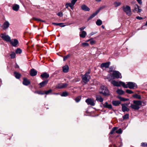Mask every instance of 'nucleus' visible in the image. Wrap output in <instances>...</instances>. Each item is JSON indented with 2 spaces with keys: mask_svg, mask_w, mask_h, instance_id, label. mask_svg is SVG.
<instances>
[{
  "mask_svg": "<svg viewBox=\"0 0 147 147\" xmlns=\"http://www.w3.org/2000/svg\"><path fill=\"white\" fill-rule=\"evenodd\" d=\"M82 45L84 47L88 46H89V44L87 42H83L82 43Z\"/></svg>",
  "mask_w": 147,
  "mask_h": 147,
  "instance_id": "44",
  "label": "nucleus"
},
{
  "mask_svg": "<svg viewBox=\"0 0 147 147\" xmlns=\"http://www.w3.org/2000/svg\"><path fill=\"white\" fill-rule=\"evenodd\" d=\"M147 21L146 22L145 25V26H147Z\"/></svg>",
  "mask_w": 147,
  "mask_h": 147,
  "instance_id": "61",
  "label": "nucleus"
},
{
  "mask_svg": "<svg viewBox=\"0 0 147 147\" xmlns=\"http://www.w3.org/2000/svg\"><path fill=\"white\" fill-rule=\"evenodd\" d=\"M11 58V59L14 58L16 57V54L14 52H12L10 55Z\"/></svg>",
  "mask_w": 147,
  "mask_h": 147,
  "instance_id": "35",
  "label": "nucleus"
},
{
  "mask_svg": "<svg viewBox=\"0 0 147 147\" xmlns=\"http://www.w3.org/2000/svg\"><path fill=\"white\" fill-rule=\"evenodd\" d=\"M85 28V27L83 26L81 28H79V29L80 30V31H82L83 30H84Z\"/></svg>",
  "mask_w": 147,
  "mask_h": 147,
  "instance_id": "50",
  "label": "nucleus"
},
{
  "mask_svg": "<svg viewBox=\"0 0 147 147\" xmlns=\"http://www.w3.org/2000/svg\"><path fill=\"white\" fill-rule=\"evenodd\" d=\"M136 18L137 19L139 20H141L143 19L140 16H137Z\"/></svg>",
  "mask_w": 147,
  "mask_h": 147,
  "instance_id": "53",
  "label": "nucleus"
},
{
  "mask_svg": "<svg viewBox=\"0 0 147 147\" xmlns=\"http://www.w3.org/2000/svg\"><path fill=\"white\" fill-rule=\"evenodd\" d=\"M105 7V6H103L102 7H100L99 9L95 13H93L89 18L88 19L90 20L95 16L99 11L102 9H103Z\"/></svg>",
  "mask_w": 147,
  "mask_h": 147,
  "instance_id": "10",
  "label": "nucleus"
},
{
  "mask_svg": "<svg viewBox=\"0 0 147 147\" xmlns=\"http://www.w3.org/2000/svg\"><path fill=\"white\" fill-rule=\"evenodd\" d=\"M0 36L3 40L6 42H10L11 40V38L8 35H6L4 34H1Z\"/></svg>",
  "mask_w": 147,
  "mask_h": 147,
  "instance_id": "9",
  "label": "nucleus"
},
{
  "mask_svg": "<svg viewBox=\"0 0 147 147\" xmlns=\"http://www.w3.org/2000/svg\"><path fill=\"white\" fill-rule=\"evenodd\" d=\"M123 10L128 16H130L131 14L130 7L129 6H123Z\"/></svg>",
  "mask_w": 147,
  "mask_h": 147,
  "instance_id": "6",
  "label": "nucleus"
},
{
  "mask_svg": "<svg viewBox=\"0 0 147 147\" xmlns=\"http://www.w3.org/2000/svg\"><path fill=\"white\" fill-rule=\"evenodd\" d=\"M117 129V127H114L113 128L110 132V134H113L114 133L115 131Z\"/></svg>",
  "mask_w": 147,
  "mask_h": 147,
  "instance_id": "34",
  "label": "nucleus"
},
{
  "mask_svg": "<svg viewBox=\"0 0 147 147\" xmlns=\"http://www.w3.org/2000/svg\"><path fill=\"white\" fill-rule=\"evenodd\" d=\"M63 24V23H57V26H60L61 27H64L65 26V25H62Z\"/></svg>",
  "mask_w": 147,
  "mask_h": 147,
  "instance_id": "47",
  "label": "nucleus"
},
{
  "mask_svg": "<svg viewBox=\"0 0 147 147\" xmlns=\"http://www.w3.org/2000/svg\"><path fill=\"white\" fill-rule=\"evenodd\" d=\"M129 117V114H126L123 117V119H128Z\"/></svg>",
  "mask_w": 147,
  "mask_h": 147,
  "instance_id": "38",
  "label": "nucleus"
},
{
  "mask_svg": "<svg viewBox=\"0 0 147 147\" xmlns=\"http://www.w3.org/2000/svg\"><path fill=\"white\" fill-rule=\"evenodd\" d=\"M86 102L88 105H90L91 106H94L95 103L94 100L91 98H88L86 100Z\"/></svg>",
  "mask_w": 147,
  "mask_h": 147,
  "instance_id": "11",
  "label": "nucleus"
},
{
  "mask_svg": "<svg viewBox=\"0 0 147 147\" xmlns=\"http://www.w3.org/2000/svg\"><path fill=\"white\" fill-rule=\"evenodd\" d=\"M23 84L25 85L28 86L30 84V82L29 80L27 79L24 78L23 82Z\"/></svg>",
  "mask_w": 147,
  "mask_h": 147,
  "instance_id": "19",
  "label": "nucleus"
},
{
  "mask_svg": "<svg viewBox=\"0 0 147 147\" xmlns=\"http://www.w3.org/2000/svg\"><path fill=\"white\" fill-rule=\"evenodd\" d=\"M116 132L118 134H121L122 132V130L120 128L117 130L116 131Z\"/></svg>",
  "mask_w": 147,
  "mask_h": 147,
  "instance_id": "45",
  "label": "nucleus"
},
{
  "mask_svg": "<svg viewBox=\"0 0 147 147\" xmlns=\"http://www.w3.org/2000/svg\"><path fill=\"white\" fill-rule=\"evenodd\" d=\"M109 65V62H106L103 63L101 64V67H102L107 68Z\"/></svg>",
  "mask_w": 147,
  "mask_h": 147,
  "instance_id": "25",
  "label": "nucleus"
},
{
  "mask_svg": "<svg viewBox=\"0 0 147 147\" xmlns=\"http://www.w3.org/2000/svg\"><path fill=\"white\" fill-rule=\"evenodd\" d=\"M102 23V21L100 19L98 20L96 22V24L98 26L101 25Z\"/></svg>",
  "mask_w": 147,
  "mask_h": 147,
  "instance_id": "32",
  "label": "nucleus"
},
{
  "mask_svg": "<svg viewBox=\"0 0 147 147\" xmlns=\"http://www.w3.org/2000/svg\"><path fill=\"white\" fill-rule=\"evenodd\" d=\"M77 0H71V3H67L65 5V7L67 8L69 7H70L71 9H73L74 5L77 1Z\"/></svg>",
  "mask_w": 147,
  "mask_h": 147,
  "instance_id": "5",
  "label": "nucleus"
},
{
  "mask_svg": "<svg viewBox=\"0 0 147 147\" xmlns=\"http://www.w3.org/2000/svg\"><path fill=\"white\" fill-rule=\"evenodd\" d=\"M86 34V32L84 31H83L80 33V37L82 38H85Z\"/></svg>",
  "mask_w": 147,
  "mask_h": 147,
  "instance_id": "21",
  "label": "nucleus"
},
{
  "mask_svg": "<svg viewBox=\"0 0 147 147\" xmlns=\"http://www.w3.org/2000/svg\"><path fill=\"white\" fill-rule=\"evenodd\" d=\"M118 98L121 101H126L129 100V99L125 98L120 96H118Z\"/></svg>",
  "mask_w": 147,
  "mask_h": 147,
  "instance_id": "31",
  "label": "nucleus"
},
{
  "mask_svg": "<svg viewBox=\"0 0 147 147\" xmlns=\"http://www.w3.org/2000/svg\"><path fill=\"white\" fill-rule=\"evenodd\" d=\"M110 71H113V68H112V67H110Z\"/></svg>",
  "mask_w": 147,
  "mask_h": 147,
  "instance_id": "58",
  "label": "nucleus"
},
{
  "mask_svg": "<svg viewBox=\"0 0 147 147\" xmlns=\"http://www.w3.org/2000/svg\"><path fill=\"white\" fill-rule=\"evenodd\" d=\"M133 97L134 98H137L138 99H141V96L140 95H138L137 94L133 95Z\"/></svg>",
  "mask_w": 147,
  "mask_h": 147,
  "instance_id": "36",
  "label": "nucleus"
},
{
  "mask_svg": "<svg viewBox=\"0 0 147 147\" xmlns=\"http://www.w3.org/2000/svg\"><path fill=\"white\" fill-rule=\"evenodd\" d=\"M83 82L85 83H86L90 81V75L86 74L81 75Z\"/></svg>",
  "mask_w": 147,
  "mask_h": 147,
  "instance_id": "4",
  "label": "nucleus"
},
{
  "mask_svg": "<svg viewBox=\"0 0 147 147\" xmlns=\"http://www.w3.org/2000/svg\"><path fill=\"white\" fill-rule=\"evenodd\" d=\"M126 92L128 94H131L133 93V92L131 90L127 89L126 90Z\"/></svg>",
  "mask_w": 147,
  "mask_h": 147,
  "instance_id": "46",
  "label": "nucleus"
},
{
  "mask_svg": "<svg viewBox=\"0 0 147 147\" xmlns=\"http://www.w3.org/2000/svg\"><path fill=\"white\" fill-rule=\"evenodd\" d=\"M141 146L144 147H147V143L142 142L141 144Z\"/></svg>",
  "mask_w": 147,
  "mask_h": 147,
  "instance_id": "42",
  "label": "nucleus"
},
{
  "mask_svg": "<svg viewBox=\"0 0 147 147\" xmlns=\"http://www.w3.org/2000/svg\"><path fill=\"white\" fill-rule=\"evenodd\" d=\"M69 67L67 65H65L63 67V71L64 73H67L69 71Z\"/></svg>",
  "mask_w": 147,
  "mask_h": 147,
  "instance_id": "27",
  "label": "nucleus"
},
{
  "mask_svg": "<svg viewBox=\"0 0 147 147\" xmlns=\"http://www.w3.org/2000/svg\"><path fill=\"white\" fill-rule=\"evenodd\" d=\"M9 22L7 21H6L3 24V26L1 27L3 28V30H5L9 27Z\"/></svg>",
  "mask_w": 147,
  "mask_h": 147,
  "instance_id": "15",
  "label": "nucleus"
},
{
  "mask_svg": "<svg viewBox=\"0 0 147 147\" xmlns=\"http://www.w3.org/2000/svg\"><path fill=\"white\" fill-rule=\"evenodd\" d=\"M93 33H91V35H93Z\"/></svg>",
  "mask_w": 147,
  "mask_h": 147,
  "instance_id": "63",
  "label": "nucleus"
},
{
  "mask_svg": "<svg viewBox=\"0 0 147 147\" xmlns=\"http://www.w3.org/2000/svg\"><path fill=\"white\" fill-rule=\"evenodd\" d=\"M67 86L68 84L67 83H60L56 87L57 88L61 89L65 88L67 87Z\"/></svg>",
  "mask_w": 147,
  "mask_h": 147,
  "instance_id": "12",
  "label": "nucleus"
},
{
  "mask_svg": "<svg viewBox=\"0 0 147 147\" xmlns=\"http://www.w3.org/2000/svg\"><path fill=\"white\" fill-rule=\"evenodd\" d=\"M14 74L15 76L17 79H19L21 76L20 74L16 72H14Z\"/></svg>",
  "mask_w": 147,
  "mask_h": 147,
  "instance_id": "29",
  "label": "nucleus"
},
{
  "mask_svg": "<svg viewBox=\"0 0 147 147\" xmlns=\"http://www.w3.org/2000/svg\"><path fill=\"white\" fill-rule=\"evenodd\" d=\"M90 41V39H89V40H87L86 41V42H88V41Z\"/></svg>",
  "mask_w": 147,
  "mask_h": 147,
  "instance_id": "62",
  "label": "nucleus"
},
{
  "mask_svg": "<svg viewBox=\"0 0 147 147\" xmlns=\"http://www.w3.org/2000/svg\"><path fill=\"white\" fill-rule=\"evenodd\" d=\"M61 95L62 96H66L68 95V93L66 92H63L62 93Z\"/></svg>",
  "mask_w": 147,
  "mask_h": 147,
  "instance_id": "40",
  "label": "nucleus"
},
{
  "mask_svg": "<svg viewBox=\"0 0 147 147\" xmlns=\"http://www.w3.org/2000/svg\"><path fill=\"white\" fill-rule=\"evenodd\" d=\"M134 10L139 12H140L142 11V9L140 8L139 6L136 4L135 5Z\"/></svg>",
  "mask_w": 147,
  "mask_h": 147,
  "instance_id": "23",
  "label": "nucleus"
},
{
  "mask_svg": "<svg viewBox=\"0 0 147 147\" xmlns=\"http://www.w3.org/2000/svg\"><path fill=\"white\" fill-rule=\"evenodd\" d=\"M37 74V71L34 69H32L30 70V75L32 76H34Z\"/></svg>",
  "mask_w": 147,
  "mask_h": 147,
  "instance_id": "17",
  "label": "nucleus"
},
{
  "mask_svg": "<svg viewBox=\"0 0 147 147\" xmlns=\"http://www.w3.org/2000/svg\"><path fill=\"white\" fill-rule=\"evenodd\" d=\"M95 41L93 39H91L90 41V44L91 45H93L95 44Z\"/></svg>",
  "mask_w": 147,
  "mask_h": 147,
  "instance_id": "43",
  "label": "nucleus"
},
{
  "mask_svg": "<svg viewBox=\"0 0 147 147\" xmlns=\"http://www.w3.org/2000/svg\"><path fill=\"white\" fill-rule=\"evenodd\" d=\"M90 69H89L88 70V71L85 74H86L88 75H89V74L90 73Z\"/></svg>",
  "mask_w": 147,
  "mask_h": 147,
  "instance_id": "51",
  "label": "nucleus"
},
{
  "mask_svg": "<svg viewBox=\"0 0 147 147\" xmlns=\"http://www.w3.org/2000/svg\"><path fill=\"white\" fill-rule=\"evenodd\" d=\"M125 85L126 87H124V88H128L130 89H134V87L137 86L135 83L131 82H128L126 85L125 84Z\"/></svg>",
  "mask_w": 147,
  "mask_h": 147,
  "instance_id": "7",
  "label": "nucleus"
},
{
  "mask_svg": "<svg viewBox=\"0 0 147 147\" xmlns=\"http://www.w3.org/2000/svg\"><path fill=\"white\" fill-rule=\"evenodd\" d=\"M138 3L140 5H141L142 3V2L141 0H137Z\"/></svg>",
  "mask_w": 147,
  "mask_h": 147,
  "instance_id": "54",
  "label": "nucleus"
},
{
  "mask_svg": "<svg viewBox=\"0 0 147 147\" xmlns=\"http://www.w3.org/2000/svg\"><path fill=\"white\" fill-rule=\"evenodd\" d=\"M1 26V24H0V26Z\"/></svg>",
  "mask_w": 147,
  "mask_h": 147,
  "instance_id": "64",
  "label": "nucleus"
},
{
  "mask_svg": "<svg viewBox=\"0 0 147 147\" xmlns=\"http://www.w3.org/2000/svg\"><path fill=\"white\" fill-rule=\"evenodd\" d=\"M113 4L115 5V7H117L119 6L121 4V3L116 1Z\"/></svg>",
  "mask_w": 147,
  "mask_h": 147,
  "instance_id": "33",
  "label": "nucleus"
},
{
  "mask_svg": "<svg viewBox=\"0 0 147 147\" xmlns=\"http://www.w3.org/2000/svg\"><path fill=\"white\" fill-rule=\"evenodd\" d=\"M48 80H46L39 83V85L40 86V88L43 87L46 85L48 83Z\"/></svg>",
  "mask_w": 147,
  "mask_h": 147,
  "instance_id": "18",
  "label": "nucleus"
},
{
  "mask_svg": "<svg viewBox=\"0 0 147 147\" xmlns=\"http://www.w3.org/2000/svg\"><path fill=\"white\" fill-rule=\"evenodd\" d=\"M101 0H95L97 2H100Z\"/></svg>",
  "mask_w": 147,
  "mask_h": 147,
  "instance_id": "59",
  "label": "nucleus"
},
{
  "mask_svg": "<svg viewBox=\"0 0 147 147\" xmlns=\"http://www.w3.org/2000/svg\"><path fill=\"white\" fill-rule=\"evenodd\" d=\"M116 92L118 94L120 95L124 93V92L123 90L119 89H118L116 90Z\"/></svg>",
  "mask_w": 147,
  "mask_h": 147,
  "instance_id": "30",
  "label": "nucleus"
},
{
  "mask_svg": "<svg viewBox=\"0 0 147 147\" xmlns=\"http://www.w3.org/2000/svg\"><path fill=\"white\" fill-rule=\"evenodd\" d=\"M53 25H55L57 26V23H53Z\"/></svg>",
  "mask_w": 147,
  "mask_h": 147,
  "instance_id": "57",
  "label": "nucleus"
},
{
  "mask_svg": "<svg viewBox=\"0 0 147 147\" xmlns=\"http://www.w3.org/2000/svg\"><path fill=\"white\" fill-rule=\"evenodd\" d=\"M33 19L35 20L43 22V21H41L40 19H39L37 18H33Z\"/></svg>",
  "mask_w": 147,
  "mask_h": 147,
  "instance_id": "52",
  "label": "nucleus"
},
{
  "mask_svg": "<svg viewBox=\"0 0 147 147\" xmlns=\"http://www.w3.org/2000/svg\"><path fill=\"white\" fill-rule=\"evenodd\" d=\"M112 103L114 106H117L121 104V102L118 100H114L112 101Z\"/></svg>",
  "mask_w": 147,
  "mask_h": 147,
  "instance_id": "28",
  "label": "nucleus"
},
{
  "mask_svg": "<svg viewBox=\"0 0 147 147\" xmlns=\"http://www.w3.org/2000/svg\"><path fill=\"white\" fill-rule=\"evenodd\" d=\"M15 67L16 68H18L19 67V66L17 64H16V65L15 66Z\"/></svg>",
  "mask_w": 147,
  "mask_h": 147,
  "instance_id": "56",
  "label": "nucleus"
},
{
  "mask_svg": "<svg viewBox=\"0 0 147 147\" xmlns=\"http://www.w3.org/2000/svg\"><path fill=\"white\" fill-rule=\"evenodd\" d=\"M111 83L115 86H120L122 85L123 87H126L125 85V83L121 81L118 82L115 80H113L111 81Z\"/></svg>",
  "mask_w": 147,
  "mask_h": 147,
  "instance_id": "3",
  "label": "nucleus"
},
{
  "mask_svg": "<svg viewBox=\"0 0 147 147\" xmlns=\"http://www.w3.org/2000/svg\"><path fill=\"white\" fill-rule=\"evenodd\" d=\"M22 52V50L19 48L17 49L16 51V53L17 54H20Z\"/></svg>",
  "mask_w": 147,
  "mask_h": 147,
  "instance_id": "39",
  "label": "nucleus"
},
{
  "mask_svg": "<svg viewBox=\"0 0 147 147\" xmlns=\"http://www.w3.org/2000/svg\"><path fill=\"white\" fill-rule=\"evenodd\" d=\"M134 104H131L130 107L134 110H138L140 108V106L142 105V102L140 100H134Z\"/></svg>",
  "mask_w": 147,
  "mask_h": 147,
  "instance_id": "1",
  "label": "nucleus"
},
{
  "mask_svg": "<svg viewBox=\"0 0 147 147\" xmlns=\"http://www.w3.org/2000/svg\"><path fill=\"white\" fill-rule=\"evenodd\" d=\"M37 93L39 94H45L44 93H42L41 91H38Z\"/></svg>",
  "mask_w": 147,
  "mask_h": 147,
  "instance_id": "55",
  "label": "nucleus"
},
{
  "mask_svg": "<svg viewBox=\"0 0 147 147\" xmlns=\"http://www.w3.org/2000/svg\"><path fill=\"white\" fill-rule=\"evenodd\" d=\"M104 107L108 108L109 109H111L112 106L111 104H109L107 102H106L105 103L103 104Z\"/></svg>",
  "mask_w": 147,
  "mask_h": 147,
  "instance_id": "22",
  "label": "nucleus"
},
{
  "mask_svg": "<svg viewBox=\"0 0 147 147\" xmlns=\"http://www.w3.org/2000/svg\"><path fill=\"white\" fill-rule=\"evenodd\" d=\"M80 97H77L75 99V100L76 102H78L80 100Z\"/></svg>",
  "mask_w": 147,
  "mask_h": 147,
  "instance_id": "48",
  "label": "nucleus"
},
{
  "mask_svg": "<svg viewBox=\"0 0 147 147\" xmlns=\"http://www.w3.org/2000/svg\"><path fill=\"white\" fill-rule=\"evenodd\" d=\"M100 94H102L105 96L109 95L110 93L107 88L104 86H101L99 91Z\"/></svg>",
  "mask_w": 147,
  "mask_h": 147,
  "instance_id": "2",
  "label": "nucleus"
},
{
  "mask_svg": "<svg viewBox=\"0 0 147 147\" xmlns=\"http://www.w3.org/2000/svg\"><path fill=\"white\" fill-rule=\"evenodd\" d=\"M41 77L42 78H47L49 77V75L47 73L45 72L41 75Z\"/></svg>",
  "mask_w": 147,
  "mask_h": 147,
  "instance_id": "26",
  "label": "nucleus"
},
{
  "mask_svg": "<svg viewBox=\"0 0 147 147\" xmlns=\"http://www.w3.org/2000/svg\"><path fill=\"white\" fill-rule=\"evenodd\" d=\"M101 27L103 29L104 28V27L103 25Z\"/></svg>",
  "mask_w": 147,
  "mask_h": 147,
  "instance_id": "60",
  "label": "nucleus"
},
{
  "mask_svg": "<svg viewBox=\"0 0 147 147\" xmlns=\"http://www.w3.org/2000/svg\"><path fill=\"white\" fill-rule=\"evenodd\" d=\"M71 56V55L70 54H68L66 56H64L63 57V61H65L66 59H67L70 56Z\"/></svg>",
  "mask_w": 147,
  "mask_h": 147,
  "instance_id": "37",
  "label": "nucleus"
},
{
  "mask_svg": "<svg viewBox=\"0 0 147 147\" xmlns=\"http://www.w3.org/2000/svg\"><path fill=\"white\" fill-rule=\"evenodd\" d=\"M96 100L98 101L102 102L103 101V99L100 96L97 95L96 96Z\"/></svg>",
  "mask_w": 147,
  "mask_h": 147,
  "instance_id": "20",
  "label": "nucleus"
},
{
  "mask_svg": "<svg viewBox=\"0 0 147 147\" xmlns=\"http://www.w3.org/2000/svg\"><path fill=\"white\" fill-rule=\"evenodd\" d=\"M12 8L14 11H18L19 9L20 6L17 4H15L13 5Z\"/></svg>",
  "mask_w": 147,
  "mask_h": 147,
  "instance_id": "16",
  "label": "nucleus"
},
{
  "mask_svg": "<svg viewBox=\"0 0 147 147\" xmlns=\"http://www.w3.org/2000/svg\"><path fill=\"white\" fill-rule=\"evenodd\" d=\"M57 15L60 16V17H62L63 16V13L61 12H59L57 14Z\"/></svg>",
  "mask_w": 147,
  "mask_h": 147,
  "instance_id": "49",
  "label": "nucleus"
},
{
  "mask_svg": "<svg viewBox=\"0 0 147 147\" xmlns=\"http://www.w3.org/2000/svg\"><path fill=\"white\" fill-rule=\"evenodd\" d=\"M112 76L113 78H122L121 74L118 71H113Z\"/></svg>",
  "mask_w": 147,
  "mask_h": 147,
  "instance_id": "8",
  "label": "nucleus"
},
{
  "mask_svg": "<svg viewBox=\"0 0 147 147\" xmlns=\"http://www.w3.org/2000/svg\"><path fill=\"white\" fill-rule=\"evenodd\" d=\"M121 105L122 106V110L123 112H124L126 111H129V109L127 107L128 105L127 104H122Z\"/></svg>",
  "mask_w": 147,
  "mask_h": 147,
  "instance_id": "13",
  "label": "nucleus"
},
{
  "mask_svg": "<svg viewBox=\"0 0 147 147\" xmlns=\"http://www.w3.org/2000/svg\"><path fill=\"white\" fill-rule=\"evenodd\" d=\"M52 90L51 89H50L48 91H45V94H49L50 93H51L52 91Z\"/></svg>",
  "mask_w": 147,
  "mask_h": 147,
  "instance_id": "41",
  "label": "nucleus"
},
{
  "mask_svg": "<svg viewBox=\"0 0 147 147\" xmlns=\"http://www.w3.org/2000/svg\"><path fill=\"white\" fill-rule=\"evenodd\" d=\"M82 9L84 11H89L90 10V8L85 5H83L81 6Z\"/></svg>",
  "mask_w": 147,
  "mask_h": 147,
  "instance_id": "24",
  "label": "nucleus"
},
{
  "mask_svg": "<svg viewBox=\"0 0 147 147\" xmlns=\"http://www.w3.org/2000/svg\"><path fill=\"white\" fill-rule=\"evenodd\" d=\"M10 42L12 45L16 47L18 43V41L16 39L11 40Z\"/></svg>",
  "mask_w": 147,
  "mask_h": 147,
  "instance_id": "14",
  "label": "nucleus"
}]
</instances>
